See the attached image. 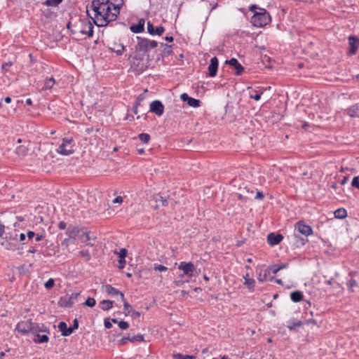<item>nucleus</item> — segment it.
I'll list each match as a JSON object with an SVG mask.
<instances>
[{"instance_id": "0eeeda50", "label": "nucleus", "mask_w": 359, "mask_h": 359, "mask_svg": "<svg viewBox=\"0 0 359 359\" xmlns=\"http://www.w3.org/2000/svg\"><path fill=\"white\" fill-rule=\"evenodd\" d=\"M73 142L72 139L65 138L62 140V143L57 149V152L62 154L68 156L74 153V149L71 145Z\"/></svg>"}, {"instance_id": "412c9836", "label": "nucleus", "mask_w": 359, "mask_h": 359, "mask_svg": "<svg viewBox=\"0 0 359 359\" xmlns=\"http://www.w3.org/2000/svg\"><path fill=\"white\" fill-rule=\"evenodd\" d=\"M41 332H37L36 333H32L34 335L33 341L36 344H41L48 342L49 337L46 334H40Z\"/></svg>"}, {"instance_id": "c9c22d12", "label": "nucleus", "mask_w": 359, "mask_h": 359, "mask_svg": "<svg viewBox=\"0 0 359 359\" xmlns=\"http://www.w3.org/2000/svg\"><path fill=\"white\" fill-rule=\"evenodd\" d=\"M245 278V285H248L249 289L251 290H254V285H255V280L253 278H248L246 277H244Z\"/></svg>"}, {"instance_id": "5fc2aeb1", "label": "nucleus", "mask_w": 359, "mask_h": 359, "mask_svg": "<svg viewBox=\"0 0 359 359\" xmlns=\"http://www.w3.org/2000/svg\"><path fill=\"white\" fill-rule=\"evenodd\" d=\"M13 65V63L11 62H6L4 64L2 65L1 66V69L3 72H8L10 67Z\"/></svg>"}, {"instance_id": "5701e85b", "label": "nucleus", "mask_w": 359, "mask_h": 359, "mask_svg": "<svg viewBox=\"0 0 359 359\" xmlns=\"http://www.w3.org/2000/svg\"><path fill=\"white\" fill-rule=\"evenodd\" d=\"M347 114L351 117H359V104H356L352 105L349 108L347 109Z\"/></svg>"}, {"instance_id": "bf43d9fd", "label": "nucleus", "mask_w": 359, "mask_h": 359, "mask_svg": "<svg viewBox=\"0 0 359 359\" xmlns=\"http://www.w3.org/2000/svg\"><path fill=\"white\" fill-rule=\"evenodd\" d=\"M58 228L61 230H64L66 229L67 227V224L66 222H63V221H61L58 223Z\"/></svg>"}, {"instance_id": "473e14b6", "label": "nucleus", "mask_w": 359, "mask_h": 359, "mask_svg": "<svg viewBox=\"0 0 359 359\" xmlns=\"http://www.w3.org/2000/svg\"><path fill=\"white\" fill-rule=\"evenodd\" d=\"M58 329L62 332V335L66 337L67 325L65 322H60L58 324Z\"/></svg>"}, {"instance_id": "39448f33", "label": "nucleus", "mask_w": 359, "mask_h": 359, "mask_svg": "<svg viewBox=\"0 0 359 359\" xmlns=\"http://www.w3.org/2000/svg\"><path fill=\"white\" fill-rule=\"evenodd\" d=\"M149 65L148 57H145L144 54L135 52V56L131 61V68L137 73L140 74L145 71Z\"/></svg>"}, {"instance_id": "c85d7f7f", "label": "nucleus", "mask_w": 359, "mask_h": 359, "mask_svg": "<svg viewBox=\"0 0 359 359\" xmlns=\"http://www.w3.org/2000/svg\"><path fill=\"white\" fill-rule=\"evenodd\" d=\"M303 325V323L301 320H292L288 322L287 327L292 330L295 327H300Z\"/></svg>"}, {"instance_id": "f704fd0d", "label": "nucleus", "mask_w": 359, "mask_h": 359, "mask_svg": "<svg viewBox=\"0 0 359 359\" xmlns=\"http://www.w3.org/2000/svg\"><path fill=\"white\" fill-rule=\"evenodd\" d=\"M55 83V79L53 77L47 79L45 81L44 88L46 89H50Z\"/></svg>"}, {"instance_id": "1a4fd4ad", "label": "nucleus", "mask_w": 359, "mask_h": 359, "mask_svg": "<svg viewBox=\"0 0 359 359\" xmlns=\"http://www.w3.org/2000/svg\"><path fill=\"white\" fill-rule=\"evenodd\" d=\"M80 292H73L69 297H61L59 304L61 306L71 308L75 302L77 301Z\"/></svg>"}, {"instance_id": "a211bd4d", "label": "nucleus", "mask_w": 359, "mask_h": 359, "mask_svg": "<svg viewBox=\"0 0 359 359\" xmlns=\"http://www.w3.org/2000/svg\"><path fill=\"white\" fill-rule=\"evenodd\" d=\"M226 63L233 66L236 69V75H241L244 72L243 67L238 62V60L236 58H231L229 60H226Z\"/></svg>"}, {"instance_id": "13d9d810", "label": "nucleus", "mask_w": 359, "mask_h": 359, "mask_svg": "<svg viewBox=\"0 0 359 359\" xmlns=\"http://www.w3.org/2000/svg\"><path fill=\"white\" fill-rule=\"evenodd\" d=\"M264 196L262 192L257 191L255 198L257 199V200H262L264 198Z\"/></svg>"}, {"instance_id": "49530a36", "label": "nucleus", "mask_w": 359, "mask_h": 359, "mask_svg": "<svg viewBox=\"0 0 359 359\" xmlns=\"http://www.w3.org/2000/svg\"><path fill=\"white\" fill-rule=\"evenodd\" d=\"M154 269L155 271H166L168 270V268L161 264H155L154 265Z\"/></svg>"}, {"instance_id": "f8f14e48", "label": "nucleus", "mask_w": 359, "mask_h": 359, "mask_svg": "<svg viewBox=\"0 0 359 359\" xmlns=\"http://www.w3.org/2000/svg\"><path fill=\"white\" fill-rule=\"evenodd\" d=\"M81 231V228L78 226L69 225L67 229L66 234L72 238V243H75L76 237L79 238V233Z\"/></svg>"}, {"instance_id": "09e8293b", "label": "nucleus", "mask_w": 359, "mask_h": 359, "mask_svg": "<svg viewBox=\"0 0 359 359\" xmlns=\"http://www.w3.org/2000/svg\"><path fill=\"white\" fill-rule=\"evenodd\" d=\"M144 341V336L142 334H137L136 336H134L131 337L130 341L135 342V341Z\"/></svg>"}, {"instance_id": "dca6fc26", "label": "nucleus", "mask_w": 359, "mask_h": 359, "mask_svg": "<svg viewBox=\"0 0 359 359\" xmlns=\"http://www.w3.org/2000/svg\"><path fill=\"white\" fill-rule=\"evenodd\" d=\"M349 46L350 48L348 50L349 55H354L356 53L358 49V46L359 45V39L358 38L353 36H350L348 37Z\"/></svg>"}, {"instance_id": "9b49d317", "label": "nucleus", "mask_w": 359, "mask_h": 359, "mask_svg": "<svg viewBox=\"0 0 359 359\" xmlns=\"http://www.w3.org/2000/svg\"><path fill=\"white\" fill-rule=\"evenodd\" d=\"M149 109L157 116H161L164 111V106L161 101L154 100L150 103Z\"/></svg>"}, {"instance_id": "c756f323", "label": "nucleus", "mask_w": 359, "mask_h": 359, "mask_svg": "<svg viewBox=\"0 0 359 359\" xmlns=\"http://www.w3.org/2000/svg\"><path fill=\"white\" fill-rule=\"evenodd\" d=\"M249 89L250 90V97L255 100L256 101L259 100L261 98V95L262 94V92H258L255 90H253L252 88H249Z\"/></svg>"}, {"instance_id": "2f4dec72", "label": "nucleus", "mask_w": 359, "mask_h": 359, "mask_svg": "<svg viewBox=\"0 0 359 359\" xmlns=\"http://www.w3.org/2000/svg\"><path fill=\"white\" fill-rule=\"evenodd\" d=\"M27 148L25 146H19L16 148V154L19 156H25L27 154Z\"/></svg>"}, {"instance_id": "0e129e2a", "label": "nucleus", "mask_w": 359, "mask_h": 359, "mask_svg": "<svg viewBox=\"0 0 359 359\" xmlns=\"http://www.w3.org/2000/svg\"><path fill=\"white\" fill-rule=\"evenodd\" d=\"M131 316L134 318H139L140 316V313L136 311L133 310Z\"/></svg>"}, {"instance_id": "ddd939ff", "label": "nucleus", "mask_w": 359, "mask_h": 359, "mask_svg": "<svg viewBox=\"0 0 359 359\" xmlns=\"http://www.w3.org/2000/svg\"><path fill=\"white\" fill-rule=\"evenodd\" d=\"M219 61L216 57H212L210 60V63L208 66V76L214 77L217 75L218 69Z\"/></svg>"}, {"instance_id": "4d7b16f0", "label": "nucleus", "mask_w": 359, "mask_h": 359, "mask_svg": "<svg viewBox=\"0 0 359 359\" xmlns=\"http://www.w3.org/2000/svg\"><path fill=\"white\" fill-rule=\"evenodd\" d=\"M104 324V327L107 329H109L112 327V324H111L109 318H105Z\"/></svg>"}, {"instance_id": "a19ab883", "label": "nucleus", "mask_w": 359, "mask_h": 359, "mask_svg": "<svg viewBox=\"0 0 359 359\" xmlns=\"http://www.w3.org/2000/svg\"><path fill=\"white\" fill-rule=\"evenodd\" d=\"M123 306H124L125 315L126 316L129 315L130 313V312H132V311H133L131 306L128 304V302H124Z\"/></svg>"}, {"instance_id": "4be33fe9", "label": "nucleus", "mask_w": 359, "mask_h": 359, "mask_svg": "<svg viewBox=\"0 0 359 359\" xmlns=\"http://www.w3.org/2000/svg\"><path fill=\"white\" fill-rule=\"evenodd\" d=\"M144 20L141 18L137 25L130 27V30L134 33H141L144 31Z\"/></svg>"}, {"instance_id": "a18cd8bd", "label": "nucleus", "mask_w": 359, "mask_h": 359, "mask_svg": "<svg viewBox=\"0 0 359 359\" xmlns=\"http://www.w3.org/2000/svg\"><path fill=\"white\" fill-rule=\"evenodd\" d=\"M54 280L53 278H50L45 283L44 286L46 289L50 290L54 286Z\"/></svg>"}, {"instance_id": "e433bc0d", "label": "nucleus", "mask_w": 359, "mask_h": 359, "mask_svg": "<svg viewBox=\"0 0 359 359\" xmlns=\"http://www.w3.org/2000/svg\"><path fill=\"white\" fill-rule=\"evenodd\" d=\"M62 0H46L44 2V4L48 6H58Z\"/></svg>"}, {"instance_id": "20e7f679", "label": "nucleus", "mask_w": 359, "mask_h": 359, "mask_svg": "<svg viewBox=\"0 0 359 359\" xmlns=\"http://www.w3.org/2000/svg\"><path fill=\"white\" fill-rule=\"evenodd\" d=\"M93 23L89 19H82L78 24L73 25L70 31L73 34L86 35L91 37L93 35Z\"/></svg>"}, {"instance_id": "f257e3e1", "label": "nucleus", "mask_w": 359, "mask_h": 359, "mask_svg": "<svg viewBox=\"0 0 359 359\" xmlns=\"http://www.w3.org/2000/svg\"><path fill=\"white\" fill-rule=\"evenodd\" d=\"M114 1L115 3L110 0H93L92 1L91 8L95 13V19H93V23L98 27H104L116 19L123 4V1Z\"/></svg>"}, {"instance_id": "69168bd1", "label": "nucleus", "mask_w": 359, "mask_h": 359, "mask_svg": "<svg viewBox=\"0 0 359 359\" xmlns=\"http://www.w3.org/2000/svg\"><path fill=\"white\" fill-rule=\"evenodd\" d=\"M74 330H76L79 327V321L76 318L74 320L73 325L72 326Z\"/></svg>"}, {"instance_id": "8fccbe9b", "label": "nucleus", "mask_w": 359, "mask_h": 359, "mask_svg": "<svg viewBox=\"0 0 359 359\" xmlns=\"http://www.w3.org/2000/svg\"><path fill=\"white\" fill-rule=\"evenodd\" d=\"M1 244L5 246L7 250H15V246L7 241L2 242Z\"/></svg>"}, {"instance_id": "680f3d73", "label": "nucleus", "mask_w": 359, "mask_h": 359, "mask_svg": "<svg viewBox=\"0 0 359 359\" xmlns=\"http://www.w3.org/2000/svg\"><path fill=\"white\" fill-rule=\"evenodd\" d=\"M304 323L307 324V325L313 324L314 325H317V322L314 319L306 320H305Z\"/></svg>"}, {"instance_id": "9d476101", "label": "nucleus", "mask_w": 359, "mask_h": 359, "mask_svg": "<svg viewBox=\"0 0 359 359\" xmlns=\"http://www.w3.org/2000/svg\"><path fill=\"white\" fill-rule=\"evenodd\" d=\"M295 230L305 236H308L313 233L312 228L309 225L305 224L303 221H299L295 224Z\"/></svg>"}, {"instance_id": "b1692460", "label": "nucleus", "mask_w": 359, "mask_h": 359, "mask_svg": "<svg viewBox=\"0 0 359 359\" xmlns=\"http://www.w3.org/2000/svg\"><path fill=\"white\" fill-rule=\"evenodd\" d=\"M103 289L107 294L111 296H116L120 293V291L115 287H112L111 285H105L103 287Z\"/></svg>"}, {"instance_id": "052dcab7", "label": "nucleus", "mask_w": 359, "mask_h": 359, "mask_svg": "<svg viewBox=\"0 0 359 359\" xmlns=\"http://www.w3.org/2000/svg\"><path fill=\"white\" fill-rule=\"evenodd\" d=\"M130 339H131V337H123V338L119 341L120 344L123 345V344H126V342H127L128 341H130Z\"/></svg>"}, {"instance_id": "f03ea898", "label": "nucleus", "mask_w": 359, "mask_h": 359, "mask_svg": "<svg viewBox=\"0 0 359 359\" xmlns=\"http://www.w3.org/2000/svg\"><path fill=\"white\" fill-rule=\"evenodd\" d=\"M15 329L22 334L36 333L37 332H44V333L46 334L49 333L48 327L43 323H33L32 319L18 323Z\"/></svg>"}, {"instance_id": "3c124183", "label": "nucleus", "mask_w": 359, "mask_h": 359, "mask_svg": "<svg viewBox=\"0 0 359 359\" xmlns=\"http://www.w3.org/2000/svg\"><path fill=\"white\" fill-rule=\"evenodd\" d=\"M238 200L243 201L245 203L248 202V196H243L240 191L236 194Z\"/></svg>"}, {"instance_id": "bb28decb", "label": "nucleus", "mask_w": 359, "mask_h": 359, "mask_svg": "<svg viewBox=\"0 0 359 359\" xmlns=\"http://www.w3.org/2000/svg\"><path fill=\"white\" fill-rule=\"evenodd\" d=\"M101 309L103 311H109L113 306L114 301L111 300H102L100 302Z\"/></svg>"}, {"instance_id": "79ce46f5", "label": "nucleus", "mask_w": 359, "mask_h": 359, "mask_svg": "<svg viewBox=\"0 0 359 359\" xmlns=\"http://www.w3.org/2000/svg\"><path fill=\"white\" fill-rule=\"evenodd\" d=\"M79 254L82 257L84 258V259L87 262L89 261L91 258V256L90 255V252L88 250H81L79 252Z\"/></svg>"}, {"instance_id": "6e6552de", "label": "nucleus", "mask_w": 359, "mask_h": 359, "mask_svg": "<svg viewBox=\"0 0 359 359\" xmlns=\"http://www.w3.org/2000/svg\"><path fill=\"white\" fill-rule=\"evenodd\" d=\"M178 269L183 271V274L180 275V277L182 278L187 275L189 278L193 276V272L196 270V267L192 262H180Z\"/></svg>"}, {"instance_id": "aec40b11", "label": "nucleus", "mask_w": 359, "mask_h": 359, "mask_svg": "<svg viewBox=\"0 0 359 359\" xmlns=\"http://www.w3.org/2000/svg\"><path fill=\"white\" fill-rule=\"evenodd\" d=\"M116 253V252H115ZM127 250L125 248H122L120 250L119 252H117V254L118 255V257H119V259H118V269H123L124 267H125V264H126V257L127 255Z\"/></svg>"}, {"instance_id": "e2e57ef3", "label": "nucleus", "mask_w": 359, "mask_h": 359, "mask_svg": "<svg viewBox=\"0 0 359 359\" xmlns=\"http://www.w3.org/2000/svg\"><path fill=\"white\" fill-rule=\"evenodd\" d=\"M123 202V198L121 196H117L113 201L114 203H121Z\"/></svg>"}, {"instance_id": "393cba45", "label": "nucleus", "mask_w": 359, "mask_h": 359, "mask_svg": "<svg viewBox=\"0 0 359 359\" xmlns=\"http://www.w3.org/2000/svg\"><path fill=\"white\" fill-rule=\"evenodd\" d=\"M79 239H80L83 243H87L90 240L89 231H88L86 228H81V231L79 233Z\"/></svg>"}, {"instance_id": "2eb2a0df", "label": "nucleus", "mask_w": 359, "mask_h": 359, "mask_svg": "<svg viewBox=\"0 0 359 359\" xmlns=\"http://www.w3.org/2000/svg\"><path fill=\"white\" fill-rule=\"evenodd\" d=\"M180 98L184 102H187L190 107H198L200 106L201 101L199 100L191 97L187 93H182L180 95Z\"/></svg>"}, {"instance_id": "c03bdc74", "label": "nucleus", "mask_w": 359, "mask_h": 359, "mask_svg": "<svg viewBox=\"0 0 359 359\" xmlns=\"http://www.w3.org/2000/svg\"><path fill=\"white\" fill-rule=\"evenodd\" d=\"M156 202L160 201L162 205H163V206H166L168 205V199L166 198H163L161 196H158L156 198Z\"/></svg>"}, {"instance_id": "de8ad7c7", "label": "nucleus", "mask_w": 359, "mask_h": 359, "mask_svg": "<svg viewBox=\"0 0 359 359\" xmlns=\"http://www.w3.org/2000/svg\"><path fill=\"white\" fill-rule=\"evenodd\" d=\"M69 243H72V238L68 236V238H65V239L62 241V243H61V245H62V247H65V248H68V246H69Z\"/></svg>"}, {"instance_id": "ea45409f", "label": "nucleus", "mask_w": 359, "mask_h": 359, "mask_svg": "<svg viewBox=\"0 0 359 359\" xmlns=\"http://www.w3.org/2000/svg\"><path fill=\"white\" fill-rule=\"evenodd\" d=\"M139 139L143 142V143H148L150 140V135L148 133H141L139 135Z\"/></svg>"}, {"instance_id": "6e6d98bb", "label": "nucleus", "mask_w": 359, "mask_h": 359, "mask_svg": "<svg viewBox=\"0 0 359 359\" xmlns=\"http://www.w3.org/2000/svg\"><path fill=\"white\" fill-rule=\"evenodd\" d=\"M278 267V265H271L269 266L267 269L269 271V272L271 271L273 274H276L279 271Z\"/></svg>"}, {"instance_id": "cd10ccee", "label": "nucleus", "mask_w": 359, "mask_h": 359, "mask_svg": "<svg viewBox=\"0 0 359 359\" xmlns=\"http://www.w3.org/2000/svg\"><path fill=\"white\" fill-rule=\"evenodd\" d=\"M334 217L338 219H344L346 215L347 212L346 210L344 208H339L334 212Z\"/></svg>"}, {"instance_id": "603ef678", "label": "nucleus", "mask_w": 359, "mask_h": 359, "mask_svg": "<svg viewBox=\"0 0 359 359\" xmlns=\"http://www.w3.org/2000/svg\"><path fill=\"white\" fill-rule=\"evenodd\" d=\"M351 185L353 187H355L359 189V177H354L352 182Z\"/></svg>"}, {"instance_id": "7ed1b4c3", "label": "nucleus", "mask_w": 359, "mask_h": 359, "mask_svg": "<svg viewBox=\"0 0 359 359\" xmlns=\"http://www.w3.org/2000/svg\"><path fill=\"white\" fill-rule=\"evenodd\" d=\"M250 11L254 13L251 18L253 26L262 27L271 22V15L264 8H259L257 5H252L250 7Z\"/></svg>"}, {"instance_id": "774afa93", "label": "nucleus", "mask_w": 359, "mask_h": 359, "mask_svg": "<svg viewBox=\"0 0 359 359\" xmlns=\"http://www.w3.org/2000/svg\"><path fill=\"white\" fill-rule=\"evenodd\" d=\"M74 329L72 326L70 327H67V334H66V337L67 336H69L73 332H74Z\"/></svg>"}, {"instance_id": "6ab92c4d", "label": "nucleus", "mask_w": 359, "mask_h": 359, "mask_svg": "<svg viewBox=\"0 0 359 359\" xmlns=\"http://www.w3.org/2000/svg\"><path fill=\"white\" fill-rule=\"evenodd\" d=\"M238 191H240L243 196H248V201L252 200L254 194V188L252 187H248L246 185L239 187Z\"/></svg>"}, {"instance_id": "37998d69", "label": "nucleus", "mask_w": 359, "mask_h": 359, "mask_svg": "<svg viewBox=\"0 0 359 359\" xmlns=\"http://www.w3.org/2000/svg\"><path fill=\"white\" fill-rule=\"evenodd\" d=\"M95 299L92 297H88L86 301L84 302V305L89 307H93L95 305Z\"/></svg>"}, {"instance_id": "a878e982", "label": "nucleus", "mask_w": 359, "mask_h": 359, "mask_svg": "<svg viewBox=\"0 0 359 359\" xmlns=\"http://www.w3.org/2000/svg\"><path fill=\"white\" fill-rule=\"evenodd\" d=\"M290 298L294 302H299L303 298V294L300 291H294L290 294Z\"/></svg>"}, {"instance_id": "58836bf2", "label": "nucleus", "mask_w": 359, "mask_h": 359, "mask_svg": "<svg viewBox=\"0 0 359 359\" xmlns=\"http://www.w3.org/2000/svg\"><path fill=\"white\" fill-rule=\"evenodd\" d=\"M269 275V271L268 269H266L264 272V273H260L258 276V280L259 282H264L268 276Z\"/></svg>"}, {"instance_id": "423d86ee", "label": "nucleus", "mask_w": 359, "mask_h": 359, "mask_svg": "<svg viewBox=\"0 0 359 359\" xmlns=\"http://www.w3.org/2000/svg\"><path fill=\"white\" fill-rule=\"evenodd\" d=\"M138 42L135 47V52L145 55L146 53L158 46V43L154 40L142 39L138 37Z\"/></svg>"}, {"instance_id": "4468645a", "label": "nucleus", "mask_w": 359, "mask_h": 359, "mask_svg": "<svg viewBox=\"0 0 359 359\" xmlns=\"http://www.w3.org/2000/svg\"><path fill=\"white\" fill-rule=\"evenodd\" d=\"M283 239V236L280 233H270L267 236V242L271 246L279 244Z\"/></svg>"}, {"instance_id": "4c0bfd02", "label": "nucleus", "mask_w": 359, "mask_h": 359, "mask_svg": "<svg viewBox=\"0 0 359 359\" xmlns=\"http://www.w3.org/2000/svg\"><path fill=\"white\" fill-rule=\"evenodd\" d=\"M162 46H164L163 53L165 55H169L172 53V46L170 45L161 43Z\"/></svg>"}, {"instance_id": "72a5a7b5", "label": "nucleus", "mask_w": 359, "mask_h": 359, "mask_svg": "<svg viewBox=\"0 0 359 359\" xmlns=\"http://www.w3.org/2000/svg\"><path fill=\"white\" fill-rule=\"evenodd\" d=\"M175 359H194L195 357L194 355H182L181 353H174L172 355Z\"/></svg>"}, {"instance_id": "864d4df0", "label": "nucleus", "mask_w": 359, "mask_h": 359, "mask_svg": "<svg viewBox=\"0 0 359 359\" xmlns=\"http://www.w3.org/2000/svg\"><path fill=\"white\" fill-rule=\"evenodd\" d=\"M357 285L356 280L354 279H351L348 281L347 285L348 287L349 290L353 291L352 288Z\"/></svg>"}, {"instance_id": "7c9ffc66", "label": "nucleus", "mask_w": 359, "mask_h": 359, "mask_svg": "<svg viewBox=\"0 0 359 359\" xmlns=\"http://www.w3.org/2000/svg\"><path fill=\"white\" fill-rule=\"evenodd\" d=\"M111 321L114 323H118V327L121 330H127L129 327V324L126 321L121 320L118 321L116 318H112Z\"/></svg>"}, {"instance_id": "f3484780", "label": "nucleus", "mask_w": 359, "mask_h": 359, "mask_svg": "<svg viewBox=\"0 0 359 359\" xmlns=\"http://www.w3.org/2000/svg\"><path fill=\"white\" fill-rule=\"evenodd\" d=\"M165 29L163 26L157 27L154 28L153 24L151 22H147V32L151 35H158L161 36L163 34Z\"/></svg>"}, {"instance_id": "338daca9", "label": "nucleus", "mask_w": 359, "mask_h": 359, "mask_svg": "<svg viewBox=\"0 0 359 359\" xmlns=\"http://www.w3.org/2000/svg\"><path fill=\"white\" fill-rule=\"evenodd\" d=\"M35 236V233L34 231H29L27 232V238L29 240L32 239V238H34Z\"/></svg>"}]
</instances>
